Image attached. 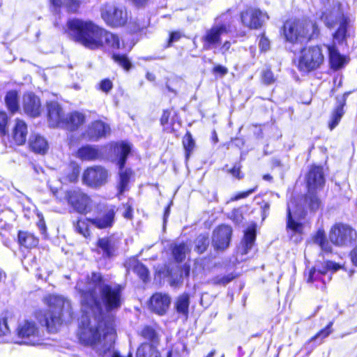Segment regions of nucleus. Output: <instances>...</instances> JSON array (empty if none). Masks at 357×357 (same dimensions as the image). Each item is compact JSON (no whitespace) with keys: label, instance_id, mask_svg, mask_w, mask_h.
I'll return each instance as SVG.
<instances>
[{"label":"nucleus","instance_id":"nucleus-16","mask_svg":"<svg viewBox=\"0 0 357 357\" xmlns=\"http://www.w3.org/2000/svg\"><path fill=\"white\" fill-rule=\"evenodd\" d=\"M232 229L227 225H221L213 231L212 243L216 250H225L228 248Z\"/></svg>","mask_w":357,"mask_h":357},{"label":"nucleus","instance_id":"nucleus-28","mask_svg":"<svg viewBox=\"0 0 357 357\" xmlns=\"http://www.w3.org/2000/svg\"><path fill=\"white\" fill-rule=\"evenodd\" d=\"M346 98L342 96L340 100H337V105L335 108L331 115V120L329 122V128L333 130L339 123L340 119L344 114V107L345 105Z\"/></svg>","mask_w":357,"mask_h":357},{"label":"nucleus","instance_id":"nucleus-40","mask_svg":"<svg viewBox=\"0 0 357 357\" xmlns=\"http://www.w3.org/2000/svg\"><path fill=\"white\" fill-rule=\"evenodd\" d=\"M89 220L84 219L77 220L76 224L74 225L75 229L79 234H82L85 238L90 236L89 230Z\"/></svg>","mask_w":357,"mask_h":357},{"label":"nucleus","instance_id":"nucleus-14","mask_svg":"<svg viewBox=\"0 0 357 357\" xmlns=\"http://www.w3.org/2000/svg\"><path fill=\"white\" fill-rule=\"evenodd\" d=\"M268 19L266 13L255 8H248L241 14L242 24L250 29L260 28L265 20Z\"/></svg>","mask_w":357,"mask_h":357},{"label":"nucleus","instance_id":"nucleus-27","mask_svg":"<svg viewBox=\"0 0 357 357\" xmlns=\"http://www.w3.org/2000/svg\"><path fill=\"white\" fill-rule=\"evenodd\" d=\"M101 40L103 41V45L106 44L109 47L114 50H121L125 48L123 43H121L119 37L104 29L101 33Z\"/></svg>","mask_w":357,"mask_h":357},{"label":"nucleus","instance_id":"nucleus-36","mask_svg":"<svg viewBox=\"0 0 357 357\" xmlns=\"http://www.w3.org/2000/svg\"><path fill=\"white\" fill-rule=\"evenodd\" d=\"M255 229L250 228L248 229L244 236V241H243V250L242 251V255H245L248 252V251L252 248L254 242L255 241Z\"/></svg>","mask_w":357,"mask_h":357},{"label":"nucleus","instance_id":"nucleus-23","mask_svg":"<svg viewBox=\"0 0 357 357\" xmlns=\"http://www.w3.org/2000/svg\"><path fill=\"white\" fill-rule=\"evenodd\" d=\"M77 157L82 160L92 161L100 159L102 154L96 146L86 145L78 149Z\"/></svg>","mask_w":357,"mask_h":357},{"label":"nucleus","instance_id":"nucleus-30","mask_svg":"<svg viewBox=\"0 0 357 357\" xmlns=\"http://www.w3.org/2000/svg\"><path fill=\"white\" fill-rule=\"evenodd\" d=\"M136 357H161L158 346L142 343L137 349Z\"/></svg>","mask_w":357,"mask_h":357},{"label":"nucleus","instance_id":"nucleus-8","mask_svg":"<svg viewBox=\"0 0 357 357\" xmlns=\"http://www.w3.org/2000/svg\"><path fill=\"white\" fill-rule=\"evenodd\" d=\"M130 151V145L126 142L116 144L114 146V153L118 158V165L119 167L120 176L119 188L121 193H123L126 190L130 176L132 174V171L130 169H124V165Z\"/></svg>","mask_w":357,"mask_h":357},{"label":"nucleus","instance_id":"nucleus-35","mask_svg":"<svg viewBox=\"0 0 357 357\" xmlns=\"http://www.w3.org/2000/svg\"><path fill=\"white\" fill-rule=\"evenodd\" d=\"M5 102L8 109L12 113L17 112L19 109L18 96L17 91H8L6 96Z\"/></svg>","mask_w":357,"mask_h":357},{"label":"nucleus","instance_id":"nucleus-39","mask_svg":"<svg viewBox=\"0 0 357 357\" xmlns=\"http://www.w3.org/2000/svg\"><path fill=\"white\" fill-rule=\"evenodd\" d=\"M130 268L137 273L143 281H146L149 275L147 268L140 262L133 260L130 264Z\"/></svg>","mask_w":357,"mask_h":357},{"label":"nucleus","instance_id":"nucleus-7","mask_svg":"<svg viewBox=\"0 0 357 357\" xmlns=\"http://www.w3.org/2000/svg\"><path fill=\"white\" fill-rule=\"evenodd\" d=\"M324 61V55L319 46H310L301 50L298 68L301 71L309 73L319 68Z\"/></svg>","mask_w":357,"mask_h":357},{"label":"nucleus","instance_id":"nucleus-9","mask_svg":"<svg viewBox=\"0 0 357 357\" xmlns=\"http://www.w3.org/2000/svg\"><path fill=\"white\" fill-rule=\"evenodd\" d=\"M356 238V231L347 225L336 224L329 233L330 241L340 247L349 246Z\"/></svg>","mask_w":357,"mask_h":357},{"label":"nucleus","instance_id":"nucleus-11","mask_svg":"<svg viewBox=\"0 0 357 357\" xmlns=\"http://www.w3.org/2000/svg\"><path fill=\"white\" fill-rule=\"evenodd\" d=\"M108 171L100 165H93L86 169L82 174V182L92 188H100L108 179Z\"/></svg>","mask_w":357,"mask_h":357},{"label":"nucleus","instance_id":"nucleus-29","mask_svg":"<svg viewBox=\"0 0 357 357\" xmlns=\"http://www.w3.org/2000/svg\"><path fill=\"white\" fill-rule=\"evenodd\" d=\"M314 243L319 245L321 250L327 253L332 252V246L327 239L326 235L323 229H319L312 237Z\"/></svg>","mask_w":357,"mask_h":357},{"label":"nucleus","instance_id":"nucleus-5","mask_svg":"<svg viewBox=\"0 0 357 357\" xmlns=\"http://www.w3.org/2000/svg\"><path fill=\"white\" fill-rule=\"evenodd\" d=\"M232 21L229 10L217 17L215 24L206 31L203 37L204 47L206 50L217 47L220 44L221 36L230 31Z\"/></svg>","mask_w":357,"mask_h":357},{"label":"nucleus","instance_id":"nucleus-2","mask_svg":"<svg viewBox=\"0 0 357 357\" xmlns=\"http://www.w3.org/2000/svg\"><path fill=\"white\" fill-rule=\"evenodd\" d=\"M44 301L49 306V310L47 312H37L36 317L50 333H56L62 324L63 317L65 315L71 317L70 303L63 297L55 295L45 297Z\"/></svg>","mask_w":357,"mask_h":357},{"label":"nucleus","instance_id":"nucleus-54","mask_svg":"<svg viewBox=\"0 0 357 357\" xmlns=\"http://www.w3.org/2000/svg\"><path fill=\"white\" fill-rule=\"evenodd\" d=\"M231 216L234 220L238 224L242 221L243 215L239 210H234L232 212Z\"/></svg>","mask_w":357,"mask_h":357},{"label":"nucleus","instance_id":"nucleus-50","mask_svg":"<svg viewBox=\"0 0 357 357\" xmlns=\"http://www.w3.org/2000/svg\"><path fill=\"white\" fill-rule=\"evenodd\" d=\"M256 189H257V187H255L252 189H250L248 191L240 192V193L237 194L236 195H235L234 197H232L231 199V201H237L241 199H244V198L248 197L250 195H251L254 192H255Z\"/></svg>","mask_w":357,"mask_h":357},{"label":"nucleus","instance_id":"nucleus-60","mask_svg":"<svg viewBox=\"0 0 357 357\" xmlns=\"http://www.w3.org/2000/svg\"><path fill=\"white\" fill-rule=\"evenodd\" d=\"M38 227H39L42 232H44L45 231V225L43 220H40L38 223Z\"/></svg>","mask_w":357,"mask_h":357},{"label":"nucleus","instance_id":"nucleus-31","mask_svg":"<svg viewBox=\"0 0 357 357\" xmlns=\"http://www.w3.org/2000/svg\"><path fill=\"white\" fill-rule=\"evenodd\" d=\"M331 66L334 69L342 68L344 63L345 59L340 55L335 45L327 46Z\"/></svg>","mask_w":357,"mask_h":357},{"label":"nucleus","instance_id":"nucleus-61","mask_svg":"<svg viewBox=\"0 0 357 357\" xmlns=\"http://www.w3.org/2000/svg\"><path fill=\"white\" fill-rule=\"evenodd\" d=\"M179 248H180V258H181L182 252H185V250L187 249L185 248V245L181 244V243H180ZM181 260V259H180V261Z\"/></svg>","mask_w":357,"mask_h":357},{"label":"nucleus","instance_id":"nucleus-41","mask_svg":"<svg viewBox=\"0 0 357 357\" xmlns=\"http://www.w3.org/2000/svg\"><path fill=\"white\" fill-rule=\"evenodd\" d=\"M209 240L208 237L205 235H199L195 241V249L199 253L204 252L206 248L208 246Z\"/></svg>","mask_w":357,"mask_h":357},{"label":"nucleus","instance_id":"nucleus-33","mask_svg":"<svg viewBox=\"0 0 357 357\" xmlns=\"http://www.w3.org/2000/svg\"><path fill=\"white\" fill-rule=\"evenodd\" d=\"M51 2L55 8L63 6L71 13H76L80 6V1L78 0H51Z\"/></svg>","mask_w":357,"mask_h":357},{"label":"nucleus","instance_id":"nucleus-32","mask_svg":"<svg viewBox=\"0 0 357 357\" xmlns=\"http://www.w3.org/2000/svg\"><path fill=\"white\" fill-rule=\"evenodd\" d=\"M18 241L21 245L26 248H34L38 243V239L33 234L22 231L18 233Z\"/></svg>","mask_w":357,"mask_h":357},{"label":"nucleus","instance_id":"nucleus-57","mask_svg":"<svg viewBox=\"0 0 357 357\" xmlns=\"http://www.w3.org/2000/svg\"><path fill=\"white\" fill-rule=\"evenodd\" d=\"M172 254L175 260L177 261L178 259V246L175 245L172 250Z\"/></svg>","mask_w":357,"mask_h":357},{"label":"nucleus","instance_id":"nucleus-46","mask_svg":"<svg viewBox=\"0 0 357 357\" xmlns=\"http://www.w3.org/2000/svg\"><path fill=\"white\" fill-rule=\"evenodd\" d=\"M333 325V322H330L327 326L321 330V331H319L313 338L312 340H316L317 338L318 337H321V338H325L326 337H328L331 333V328Z\"/></svg>","mask_w":357,"mask_h":357},{"label":"nucleus","instance_id":"nucleus-51","mask_svg":"<svg viewBox=\"0 0 357 357\" xmlns=\"http://www.w3.org/2000/svg\"><path fill=\"white\" fill-rule=\"evenodd\" d=\"M229 173L238 179H241L243 177V174L241 172V167L238 165H235L233 168L229 170Z\"/></svg>","mask_w":357,"mask_h":357},{"label":"nucleus","instance_id":"nucleus-6","mask_svg":"<svg viewBox=\"0 0 357 357\" xmlns=\"http://www.w3.org/2000/svg\"><path fill=\"white\" fill-rule=\"evenodd\" d=\"M100 16L107 25L113 28L124 26L128 20L126 8L115 3H107L100 8Z\"/></svg>","mask_w":357,"mask_h":357},{"label":"nucleus","instance_id":"nucleus-25","mask_svg":"<svg viewBox=\"0 0 357 357\" xmlns=\"http://www.w3.org/2000/svg\"><path fill=\"white\" fill-rule=\"evenodd\" d=\"M114 208L111 207L107 209L105 213L103 215L92 219L91 222L96 227L100 229L110 227L114 223Z\"/></svg>","mask_w":357,"mask_h":357},{"label":"nucleus","instance_id":"nucleus-20","mask_svg":"<svg viewBox=\"0 0 357 357\" xmlns=\"http://www.w3.org/2000/svg\"><path fill=\"white\" fill-rule=\"evenodd\" d=\"M118 240L114 236L101 238L97 242L98 252L105 257L113 256L118 248Z\"/></svg>","mask_w":357,"mask_h":357},{"label":"nucleus","instance_id":"nucleus-48","mask_svg":"<svg viewBox=\"0 0 357 357\" xmlns=\"http://www.w3.org/2000/svg\"><path fill=\"white\" fill-rule=\"evenodd\" d=\"M112 82L109 79H105L100 83V89L105 93H108L112 89Z\"/></svg>","mask_w":357,"mask_h":357},{"label":"nucleus","instance_id":"nucleus-45","mask_svg":"<svg viewBox=\"0 0 357 357\" xmlns=\"http://www.w3.org/2000/svg\"><path fill=\"white\" fill-rule=\"evenodd\" d=\"M10 333L6 319H0V337H6Z\"/></svg>","mask_w":357,"mask_h":357},{"label":"nucleus","instance_id":"nucleus-38","mask_svg":"<svg viewBox=\"0 0 357 357\" xmlns=\"http://www.w3.org/2000/svg\"><path fill=\"white\" fill-rule=\"evenodd\" d=\"M183 146L185 150V159L188 160L191 153L195 148V142L190 132H187L183 139Z\"/></svg>","mask_w":357,"mask_h":357},{"label":"nucleus","instance_id":"nucleus-34","mask_svg":"<svg viewBox=\"0 0 357 357\" xmlns=\"http://www.w3.org/2000/svg\"><path fill=\"white\" fill-rule=\"evenodd\" d=\"M142 337L147 340L145 343H148L149 344H155V346H158L160 342V339L158 333L155 331L150 327L145 326L140 333Z\"/></svg>","mask_w":357,"mask_h":357},{"label":"nucleus","instance_id":"nucleus-1","mask_svg":"<svg viewBox=\"0 0 357 357\" xmlns=\"http://www.w3.org/2000/svg\"><path fill=\"white\" fill-rule=\"evenodd\" d=\"M306 181L308 192L303 199L302 206L298 207L294 201H291L287 207V228L294 232L301 231L302 225L299 220L303 218L308 211L314 213L321 205L314 191L321 188L325 183L323 169L319 166H312L307 175Z\"/></svg>","mask_w":357,"mask_h":357},{"label":"nucleus","instance_id":"nucleus-10","mask_svg":"<svg viewBox=\"0 0 357 357\" xmlns=\"http://www.w3.org/2000/svg\"><path fill=\"white\" fill-rule=\"evenodd\" d=\"M64 199L75 211L86 214L91 211V199L89 196L79 188L66 190Z\"/></svg>","mask_w":357,"mask_h":357},{"label":"nucleus","instance_id":"nucleus-26","mask_svg":"<svg viewBox=\"0 0 357 357\" xmlns=\"http://www.w3.org/2000/svg\"><path fill=\"white\" fill-rule=\"evenodd\" d=\"M29 144L33 152L43 155L47 153L49 148L47 140L39 135H31Z\"/></svg>","mask_w":357,"mask_h":357},{"label":"nucleus","instance_id":"nucleus-63","mask_svg":"<svg viewBox=\"0 0 357 357\" xmlns=\"http://www.w3.org/2000/svg\"><path fill=\"white\" fill-rule=\"evenodd\" d=\"M146 77L150 81H153L155 79V76L152 73H148L146 74Z\"/></svg>","mask_w":357,"mask_h":357},{"label":"nucleus","instance_id":"nucleus-18","mask_svg":"<svg viewBox=\"0 0 357 357\" xmlns=\"http://www.w3.org/2000/svg\"><path fill=\"white\" fill-rule=\"evenodd\" d=\"M23 109L24 112L32 117L40 115L41 104L38 97L32 93H28L23 96Z\"/></svg>","mask_w":357,"mask_h":357},{"label":"nucleus","instance_id":"nucleus-64","mask_svg":"<svg viewBox=\"0 0 357 357\" xmlns=\"http://www.w3.org/2000/svg\"><path fill=\"white\" fill-rule=\"evenodd\" d=\"M169 206L167 207V208L165 209V214H164V222H166L167 217L169 215Z\"/></svg>","mask_w":357,"mask_h":357},{"label":"nucleus","instance_id":"nucleus-56","mask_svg":"<svg viewBox=\"0 0 357 357\" xmlns=\"http://www.w3.org/2000/svg\"><path fill=\"white\" fill-rule=\"evenodd\" d=\"M178 38V33L177 32H173L169 36L168 46L170 45V43L174 40H176Z\"/></svg>","mask_w":357,"mask_h":357},{"label":"nucleus","instance_id":"nucleus-44","mask_svg":"<svg viewBox=\"0 0 357 357\" xmlns=\"http://www.w3.org/2000/svg\"><path fill=\"white\" fill-rule=\"evenodd\" d=\"M234 279V277L231 275H227L222 277H217L214 278L213 282L215 284L226 285Z\"/></svg>","mask_w":357,"mask_h":357},{"label":"nucleus","instance_id":"nucleus-53","mask_svg":"<svg viewBox=\"0 0 357 357\" xmlns=\"http://www.w3.org/2000/svg\"><path fill=\"white\" fill-rule=\"evenodd\" d=\"M213 72L215 73V74H219L221 76H224L226 74H227L228 73V69L225 67V66H222L221 65H218V66H215L213 69Z\"/></svg>","mask_w":357,"mask_h":357},{"label":"nucleus","instance_id":"nucleus-12","mask_svg":"<svg viewBox=\"0 0 357 357\" xmlns=\"http://www.w3.org/2000/svg\"><path fill=\"white\" fill-rule=\"evenodd\" d=\"M17 331L18 337L23 339V344L29 345L40 344L41 340L40 331L33 321L24 320L20 322Z\"/></svg>","mask_w":357,"mask_h":357},{"label":"nucleus","instance_id":"nucleus-59","mask_svg":"<svg viewBox=\"0 0 357 357\" xmlns=\"http://www.w3.org/2000/svg\"><path fill=\"white\" fill-rule=\"evenodd\" d=\"M230 46L231 43L229 41H226L222 47V52H225L226 51H228L230 48Z\"/></svg>","mask_w":357,"mask_h":357},{"label":"nucleus","instance_id":"nucleus-55","mask_svg":"<svg viewBox=\"0 0 357 357\" xmlns=\"http://www.w3.org/2000/svg\"><path fill=\"white\" fill-rule=\"evenodd\" d=\"M160 273L163 277H169L172 279H174V276L176 275V273H174L172 269L170 268L169 266L165 268V269Z\"/></svg>","mask_w":357,"mask_h":357},{"label":"nucleus","instance_id":"nucleus-24","mask_svg":"<svg viewBox=\"0 0 357 357\" xmlns=\"http://www.w3.org/2000/svg\"><path fill=\"white\" fill-rule=\"evenodd\" d=\"M110 131L108 125L101 121H97L91 123L89 130L88 135L93 140H97L101 137L105 136Z\"/></svg>","mask_w":357,"mask_h":357},{"label":"nucleus","instance_id":"nucleus-22","mask_svg":"<svg viewBox=\"0 0 357 357\" xmlns=\"http://www.w3.org/2000/svg\"><path fill=\"white\" fill-rule=\"evenodd\" d=\"M28 129L26 123L20 119H16L12 130V137L17 145L24 144L26 141Z\"/></svg>","mask_w":357,"mask_h":357},{"label":"nucleus","instance_id":"nucleus-58","mask_svg":"<svg viewBox=\"0 0 357 357\" xmlns=\"http://www.w3.org/2000/svg\"><path fill=\"white\" fill-rule=\"evenodd\" d=\"M137 6H144L148 0H131Z\"/></svg>","mask_w":357,"mask_h":357},{"label":"nucleus","instance_id":"nucleus-47","mask_svg":"<svg viewBox=\"0 0 357 357\" xmlns=\"http://www.w3.org/2000/svg\"><path fill=\"white\" fill-rule=\"evenodd\" d=\"M262 79L267 84L273 83L275 81L273 73L270 70H264L262 75Z\"/></svg>","mask_w":357,"mask_h":357},{"label":"nucleus","instance_id":"nucleus-15","mask_svg":"<svg viewBox=\"0 0 357 357\" xmlns=\"http://www.w3.org/2000/svg\"><path fill=\"white\" fill-rule=\"evenodd\" d=\"M319 17L324 22L325 24L330 28L333 27L335 23L339 24V28L334 33L333 38L334 40L337 41L339 43L343 42L347 34V26L348 24L347 19L342 15H340L338 22H335L333 20V15L332 14L326 15L324 13H322Z\"/></svg>","mask_w":357,"mask_h":357},{"label":"nucleus","instance_id":"nucleus-43","mask_svg":"<svg viewBox=\"0 0 357 357\" xmlns=\"http://www.w3.org/2000/svg\"><path fill=\"white\" fill-rule=\"evenodd\" d=\"M8 116L5 112L0 111V133L5 135L8 125Z\"/></svg>","mask_w":357,"mask_h":357},{"label":"nucleus","instance_id":"nucleus-42","mask_svg":"<svg viewBox=\"0 0 357 357\" xmlns=\"http://www.w3.org/2000/svg\"><path fill=\"white\" fill-rule=\"evenodd\" d=\"M113 59L119 63L121 66H122L126 70H129L131 67V63L130 61L128 59V58L125 55H120V54H114Z\"/></svg>","mask_w":357,"mask_h":357},{"label":"nucleus","instance_id":"nucleus-52","mask_svg":"<svg viewBox=\"0 0 357 357\" xmlns=\"http://www.w3.org/2000/svg\"><path fill=\"white\" fill-rule=\"evenodd\" d=\"M269 40L267 38L262 36L259 40V45L262 51H266L269 48Z\"/></svg>","mask_w":357,"mask_h":357},{"label":"nucleus","instance_id":"nucleus-4","mask_svg":"<svg viewBox=\"0 0 357 357\" xmlns=\"http://www.w3.org/2000/svg\"><path fill=\"white\" fill-rule=\"evenodd\" d=\"M283 31L286 40L295 43L316 38L319 28L311 21L288 20L284 24Z\"/></svg>","mask_w":357,"mask_h":357},{"label":"nucleus","instance_id":"nucleus-21","mask_svg":"<svg viewBox=\"0 0 357 357\" xmlns=\"http://www.w3.org/2000/svg\"><path fill=\"white\" fill-rule=\"evenodd\" d=\"M85 121V116L83 113L74 111L65 116L61 128L73 131L77 130Z\"/></svg>","mask_w":357,"mask_h":357},{"label":"nucleus","instance_id":"nucleus-49","mask_svg":"<svg viewBox=\"0 0 357 357\" xmlns=\"http://www.w3.org/2000/svg\"><path fill=\"white\" fill-rule=\"evenodd\" d=\"M188 300L189 298L187 295L180 296V312H185L189 304Z\"/></svg>","mask_w":357,"mask_h":357},{"label":"nucleus","instance_id":"nucleus-17","mask_svg":"<svg viewBox=\"0 0 357 357\" xmlns=\"http://www.w3.org/2000/svg\"><path fill=\"white\" fill-rule=\"evenodd\" d=\"M48 112V123L51 127L61 128L65 119V114L61 105L56 102H50L47 104Z\"/></svg>","mask_w":357,"mask_h":357},{"label":"nucleus","instance_id":"nucleus-62","mask_svg":"<svg viewBox=\"0 0 357 357\" xmlns=\"http://www.w3.org/2000/svg\"><path fill=\"white\" fill-rule=\"evenodd\" d=\"M124 217L126 218H131V211L129 208H128L126 212L124 213Z\"/></svg>","mask_w":357,"mask_h":357},{"label":"nucleus","instance_id":"nucleus-37","mask_svg":"<svg viewBox=\"0 0 357 357\" xmlns=\"http://www.w3.org/2000/svg\"><path fill=\"white\" fill-rule=\"evenodd\" d=\"M170 114L171 112L165 111L161 117L160 122L161 124L164 126L165 130H166L168 132H173L175 131L174 126L176 122L178 123V121H177V116H175L174 117H172L170 122H169Z\"/></svg>","mask_w":357,"mask_h":357},{"label":"nucleus","instance_id":"nucleus-19","mask_svg":"<svg viewBox=\"0 0 357 357\" xmlns=\"http://www.w3.org/2000/svg\"><path fill=\"white\" fill-rule=\"evenodd\" d=\"M170 298L167 294L155 293L150 298L149 308L158 314H163L169 308Z\"/></svg>","mask_w":357,"mask_h":357},{"label":"nucleus","instance_id":"nucleus-13","mask_svg":"<svg viewBox=\"0 0 357 357\" xmlns=\"http://www.w3.org/2000/svg\"><path fill=\"white\" fill-rule=\"evenodd\" d=\"M341 268L339 264L331 261L324 262H317L314 267L305 271V278L307 283H312L315 281L321 280L322 276L325 275L328 271H336Z\"/></svg>","mask_w":357,"mask_h":357},{"label":"nucleus","instance_id":"nucleus-3","mask_svg":"<svg viewBox=\"0 0 357 357\" xmlns=\"http://www.w3.org/2000/svg\"><path fill=\"white\" fill-rule=\"evenodd\" d=\"M69 35L84 47L95 50L103 46L102 28L91 20L73 19L67 23Z\"/></svg>","mask_w":357,"mask_h":357}]
</instances>
